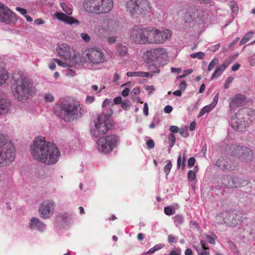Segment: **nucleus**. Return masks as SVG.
Masks as SVG:
<instances>
[{"instance_id":"nucleus-1","label":"nucleus","mask_w":255,"mask_h":255,"mask_svg":"<svg viewBox=\"0 0 255 255\" xmlns=\"http://www.w3.org/2000/svg\"><path fill=\"white\" fill-rule=\"evenodd\" d=\"M12 78L16 86L12 92L17 99L24 100L29 96L35 93L33 82L29 78L16 73L13 75Z\"/></svg>"},{"instance_id":"nucleus-2","label":"nucleus","mask_w":255,"mask_h":255,"mask_svg":"<svg viewBox=\"0 0 255 255\" xmlns=\"http://www.w3.org/2000/svg\"><path fill=\"white\" fill-rule=\"evenodd\" d=\"M82 109L80 103L75 101L61 102L59 110H55V114L65 122H70L82 116Z\"/></svg>"},{"instance_id":"nucleus-3","label":"nucleus","mask_w":255,"mask_h":255,"mask_svg":"<svg viewBox=\"0 0 255 255\" xmlns=\"http://www.w3.org/2000/svg\"><path fill=\"white\" fill-rule=\"evenodd\" d=\"M15 157V148L7 135L0 134V167H4Z\"/></svg>"},{"instance_id":"nucleus-4","label":"nucleus","mask_w":255,"mask_h":255,"mask_svg":"<svg viewBox=\"0 0 255 255\" xmlns=\"http://www.w3.org/2000/svg\"><path fill=\"white\" fill-rule=\"evenodd\" d=\"M112 114V110L107 114L102 113L99 115L97 121L94 124L91 129V133L92 136L99 137L106 134L109 129L112 127L110 117Z\"/></svg>"},{"instance_id":"nucleus-5","label":"nucleus","mask_w":255,"mask_h":255,"mask_svg":"<svg viewBox=\"0 0 255 255\" xmlns=\"http://www.w3.org/2000/svg\"><path fill=\"white\" fill-rule=\"evenodd\" d=\"M51 143L45 141V138L42 136L35 137L30 146V152L33 157L40 162Z\"/></svg>"},{"instance_id":"nucleus-6","label":"nucleus","mask_w":255,"mask_h":255,"mask_svg":"<svg viewBox=\"0 0 255 255\" xmlns=\"http://www.w3.org/2000/svg\"><path fill=\"white\" fill-rule=\"evenodd\" d=\"M119 141V137L116 135H106L100 137L96 142L98 151L108 153L114 149Z\"/></svg>"},{"instance_id":"nucleus-7","label":"nucleus","mask_w":255,"mask_h":255,"mask_svg":"<svg viewBox=\"0 0 255 255\" xmlns=\"http://www.w3.org/2000/svg\"><path fill=\"white\" fill-rule=\"evenodd\" d=\"M127 10L132 15H140L145 13L150 9L147 0H130L126 3Z\"/></svg>"},{"instance_id":"nucleus-8","label":"nucleus","mask_w":255,"mask_h":255,"mask_svg":"<svg viewBox=\"0 0 255 255\" xmlns=\"http://www.w3.org/2000/svg\"><path fill=\"white\" fill-rule=\"evenodd\" d=\"M149 27L135 26L130 30V38L137 43H149Z\"/></svg>"},{"instance_id":"nucleus-9","label":"nucleus","mask_w":255,"mask_h":255,"mask_svg":"<svg viewBox=\"0 0 255 255\" xmlns=\"http://www.w3.org/2000/svg\"><path fill=\"white\" fill-rule=\"evenodd\" d=\"M230 153L231 155L238 157L244 162L250 161L253 158V153L251 149L244 146L232 145Z\"/></svg>"},{"instance_id":"nucleus-10","label":"nucleus","mask_w":255,"mask_h":255,"mask_svg":"<svg viewBox=\"0 0 255 255\" xmlns=\"http://www.w3.org/2000/svg\"><path fill=\"white\" fill-rule=\"evenodd\" d=\"M60 156L61 153L58 148L55 144L52 143L40 162L47 165L54 164L58 161Z\"/></svg>"},{"instance_id":"nucleus-11","label":"nucleus","mask_w":255,"mask_h":255,"mask_svg":"<svg viewBox=\"0 0 255 255\" xmlns=\"http://www.w3.org/2000/svg\"><path fill=\"white\" fill-rule=\"evenodd\" d=\"M60 5L63 10L66 13V14L63 12H56L55 13V15L56 18L59 20L70 25H79V21L78 19L74 18L73 17L69 16L72 14L73 9L71 7H69L67 4L64 2L61 3Z\"/></svg>"},{"instance_id":"nucleus-12","label":"nucleus","mask_w":255,"mask_h":255,"mask_svg":"<svg viewBox=\"0 0 255 255\" xmlns=\"http://www.w3.org/2000/svg\"><path fill=\"white\" fill-rule=\"evenodd\" d=\"M149 43H163L171 36V31L168 29L160 31L156 28L149 27Z\"/></svg>"},{"instance_id":"nucleus-13","label":"nucleus","mask_w":255,"mask_h":255,"mask_svg":"<svg viewBox=\"0 0 255 255\" xmlns=\"http://www.w3.org/2000/svg\"><path fill=\"white\" fill-rule=\"evenodd\" d=\"M147 62H156L159 64L165 60L167 54L164 48H159L147 51L144 55Z\"/></svg>"},{"instance_id":"nucleus-14","label":"nucleus","mask_w":255,"mask_h":255,"mask_svg":"<svg viewBox=\"0 0 255 255\" xmlns=\"http://www.w3.org/2000/svg\"><path fill=\"white\" fill-rule=\"evenodd\" d=\"M0 21L6 24L13 25L17 21V17L15 13L7 7L0 3Z\"/></svg>"},{"instance_id":"nucleus-15","label":"nucleus","mask_w":255,"mask_h":255,"mask_svg":"<svg viewBox=\"0 0 255 255\" xmlns=\"http://www.w3.org/2000/svg\"><path fill=\"white\" fill-rule=\"evenodd\" d=\"M246 111L245 110H240L236 114L235 117L232 118L231 126L235 130L243 131L248 126V123L245 120V117L242 115L244 112H246Z\"/></svg>"},{"instance_id":"nucleus-16","label":"nucleus","mask_w":255,"mask_h":255,"mask_svg":"<svg viewBox=\"0 0 255 255\" xmlns=\"http://www.w3.org/2000/svg\"><path fill=\"white\" fill-rule=\"evenodd\" d=\"M54 209V202L52 200H45L39 205V216L44 219H48L53 214Z\"/></svg>"},{"instance_id":"nucleus-17","label":"nucleus","mask_w":255,"mask_h":255,"mask_svg":"<svg viewBox=\"0 0 255 255\" xmlns=\"http://www.w3.org/2000/svg\"><path fill=\"white\" fill-rule=\"evenodd\" d=\"M116 31V24L110 19H105L97 27V32L101 36L109 35Z\"/></svg>"},{"instance_id":"nucleus-18","label":"nucleus","mask_w":255,"mask_h":255,"mask_svg":"<svg viewBox=\"0 0 255 255\" xmlns=\"http://www.w3.org/2000/svg\"><path fill=\"white\" fill-rule=\"evenodd\" d=\"M58 55L64 60L72 61L75 60L76 55L74 50L70 47L67 44H62L59 45L56 48Z\"/></svg>"},{"instance_id":"nucleus-19","label":"nucleus","mask_w":255,"mask_h":255,"mask_svg":"<svg viewBox=\"0 0 255 255\" xmlns=\"http://www.w3.org/2000/svg\"><path fill=\"white\" fill-rule=\"evenodd\" d=\"M223 184L228 188H238L248 184V181L241 180L235 176H227L223 178Z\"/></svg>"},{"instance_id":"nucleus-20","label":"nucleus","mask_w":255,"mask_h":255,"mask_svg":"<svg viewBox=\"0 0 255 255\" xmlns=\"http://www.w3.org/2000/svg\"><path fill=\"white\" fill-rule=\"evenodd\" d=\"M88 60L93 64L103 63L105 60V56L102 51L98 48H91L87 53Z\"/></svg>"},{"instance_id":"nucleus-21","label":"nucleus","mask_w":255,"mask_h":255,"mask_svg":"<svg viewBox=\"0 0 255 255\" xmlns=\"http://www.w3.org/2000/svg\"><path fill=\"white\" fill-rule=\"evenodd\" d=\"M229 105L231 111L236 108L244 106L247 103L246 97L241 94H237L232 98L229 99Z\"/></svg>"},{"instance_id":"nucleus-22","label":"nucleus","mask_w":255,"mask_h":255,"mask_svg":"<svg viewBox=\"0 0 255 255\" xmlns=\"http://www.w3.org/2000/svg\"><path fill=\"white\" fill-rule=\"evenodd\" d=\"M84 7L86 11L94 13H99V0H85Z\"/></svg>"},{"instance_id":"nucleus-23","label":"nucleus","mask_w":255,"mask_h":255,"mask_svg":"<svg viewBox=\"0 0 255 255\" xmlns=\"http://www.w3.org/2000/svg\"><path fill=\"white\" fill-rule=\"evenodd\" d=\"M231 163V160L226 157H221L216 161V165L224 171H228L234 169V167L232 165Z\"/></svg>"},{"instance_id":"nucleus-24","label":"nucleus","mask_w":255,"mask_h":255,"mask_svg":"<svg viewBox=\"0 0 255 255\" xmlns=\"http://www.w3.org/2000/svg\"><path fill=\"white\" fill-rule=\"evenodd\" d=\"M29 227L31 230L39 232H43L46 229V225L36 217L30 219Z\"/></svg>"},{"instance_id":"nucleus-25","label":"nucleus","mask_w":255,"mask_h":255,"mask_svg":"<svg viewBox=\"0 0 255 255\" xmlns=\"http://www.w3.org/2000/svg\"><path fill=\"white\" fill-rule=\"evenodd\" d=\"M99 13H107L113 7V0H99Z\"/></svg>"},{"instance_id":"nucleus-26","label":"nucleus","mask_w":255,"mask_h":255,"mask_svg":"<svg viewBox=\"0 0 255 255\" xmlns=\"http://www.w3.org/2000/svg\"><path fill=\"white\" fill-rule=\"evenodd\" d=\"M224 221L228 226L235 227L240 222V218L235 214L231 213L224 218Z\"/></svg>"},{"instance_id":"nucleus-27","label":"nucleus","mask_w":255,"mask_h":255,"mask_svg":"<svg viewBox=\"0 0 255 255\" xmlns=\"http://www.w3.org/2000/svg\"><path fill=\"white\" fill-rule=\"evenodd\" d=\"M195 11L194 7H190L184 10L182 17L186 22H191L193 20V16Z\"/></svg>"},{"instance_id":"nucleus-28","label":"nucleus","mask_w":255,"mask_h":255,"mask_svg":"<svg viewBox=\"0 0 255 255\" xmlns=\"http://www.w3.org/2000/svg\"><path fill=\"white\" fill-rule=\"evenodd\" d=\"M10 106V103L7 99L0 98V115L7 114L9 110Z\"/></svg>"},{"instance_id":"nucleus-29","label":"nucleus","mask_w":255,"mask_h":255,"mask_svg":"<svg viewBox=\"0 0 255 255\" xmlns=\"http://www.w3.org/2000/svg\"><path fill=\"white\" fill-rule=\"evenodd\" d=\"M128 77H149V73L146 72L137 71V72H128L126 74Z\"/></svg>"},{"instance_id":"nucleus-30","label":"nucleus","mask_w":255,"mask_h":255,"mask_svg":"<svg viewBox=\"0 0 255 255\" xmlns=\"http://www.w3.org/2000/svg\"><path fill=\"white\" fill-rule=\"evenodd\" d=\"M53 60L57 63L59 66L63 67H73L75 66L76 63V60H73V59L72 60V61L69 60V63H64L57 58H54Z\"/></svg>"},{"instance_id":"nucleus-31","label":"nucleus","mask_w":255,"mask_h":255,"mask_svg":"<svg viewBox=\"0 0 255 255\" xmlns=\"http://www.w3.org/2000/svg\"><path fill=\"white\" fill-rule=\"evenodd\" d=\"M226 68H227L223 64L220 65L214 72V73L211 78V80H213L214 79L217 78L220 76Z\"/></svg>"},{"instance_id":"nucleus-32","label":"nucleus","mask_w":255,"mask_h":255,"mask_svg":"<svg viewBox=\"0 0 255 255\" xmlns=\"http://www.w3.org/2000/svg\"><path fill=\"white\" fill-rule=\"evenodd\" d=\"M185 160H186V151L184 152L183 156H182L181 154H179L177 162V166L178 168H179L180 167L182 166V169H183L185 166Z\"/></svg>"},{"instance_id":"nucleus-33","label":"nucleus","mask_w":255,"mask_h":255,"mask_svg":"<svg viewBox=\"0 0 255 255\" xmlns=\"http://www.w3.org/2000/svg\"><path fill=\"white\" fill-rule=\"evenodd\" d=\"M7 73L3 68H0V85L4 83L8 79Z\"/></svg>"},{"instance_id":"nucleus-34","label":"nucleus","mask_w":255,"mask_h":255,"mask_svg":"<svg viewBox=\"0 0 255 255\" xmlns=\"http://www.w3.org/2000/svg\"><path fill=\"white\" fill-rule=\"evenodd\" d=\"M148 69L150 71L149 77H152L154 74H159L160 72V69L153 64H149L148 66Z\"/></svg>"},{"instance_id":"nucleus-35","label":"nucleus","mask_w":255,"mask_h":255,"mask_svg":"<svg viewBox=\"0 0 255 255\" xmlns=\"http://www.w3.org/2000/svg\"><path fill=\"white\" fill-rule=\"evenodd\" d=\"M215 107H213L211 104L207 105L204 107L200 111V113L198 114V117H201L203 116L206 113H209L212 110H213Z\"/></svg>"},{"instance_id":"nucleus-36","label":"nucleus","mask_w":255,"mask_h":255,"mask_svg":"<svg viewBox=\"0 0 255 255\" xmlns=\"http://www.w3.org/2000/svg\"><path fill=\"white\" fill-rule=\"evenodd\" d=\"M128 49L126 46L120 44L118 46V52L119 55L125 56L128 54Z\"/></svg>"},{"instance_id":"nucleus-37","label":"nucleus","mask_w":255,"mask_h":255,"mask_svg":"<svg viewBox=\"0 0 255 255\" xmlns=\"http://www.w3.org/2000/svg\"><path fill=\"white\" fill-rule=\"evenodd\" d=\"M254 33V32L253 31H250L246 34L244 37L241 40L240 45H242L248 42L253 36Z\"/></svg>"},{"instance_id":"nucleus-38","label":"nucleus","mask_w":255,"mask_h":255,"mask_svg":"<svg viewBox=\"0 0 255 255\" xmlns=\"http://www.w3.org/2000/svg\"><path fill=\"white\" fill-rule=\"evenodd\" d=\"M173 219L176 226L182 224L184 221L183 217L181 215H176L173 217Z\"/></svg>"},{"instance_id":"nucleus-39","label":"nucleus","mask_w":255,"mask_h":255,"mask_svg":"<svg viewBox=\"0 0 255 255\" xmlns=\"http://www.w3.org/2000/svg\"><path fill=\"white\" fill-rule=\"evenodd\" d=\"M219 63V60L217 58H214L212 59V60L210 62L208 67V71H210L212 70Z\"/></svg>"},{"instance_id":"nucleus-40","label":"nucleus","mask_w":255,"mask_h":255,"mask_svg":"<svg viewBox=\"0 0 255 255\" xmlns=\"http://www.w3.org/2000/svg\"><path fill=\"white\" fill-rule=\"evenodd\" d=\"M204 56H205V54H204V53H203L202 52H198L197 53H194L190 54V57H191L192 58H197L199 59H203Z\"/></svg>"},{"instance_id":"nucleus-41","label":"nucleus","mask_w":255,"mask_h":255,"mask_svg":"<svg viewBox=\"0 0 255 255\" xmlns=\"http://www.w3.org/2000/svg\"><path fill=\"white\" fill-rule=\"evenodd\" d=\"M187 176L189 181H193L196 178V171L192 170H189Z\"/></svg>"},{"instance_id":"nucleus-42","label":"nucleus","mask_w":255,"mask_h":255,"mask_svg":"<svg viewBox=\"0 0 255 255\" xmlns=\"http://www.w3.org/2000/svg\"><path fill=\"white\" fill-rule=\"evenodd\" d=\"M167 162V164L164 167V171L166 175V177L169 173L172 167V164L171 161L170 160H168Z\"/></svg>"},{"instance_id":"nucleus-43","label":"nucleus","mask_w":255,"mask_h":255,"mask_svg":"<svg viewBox=\"0 0 255 255\" xmlns=\"http://www.w3.org/2000/svg\"><path fill=\"white\" fill-rule=\"evenodd\" d=\"M241 110H246V112H244L242 113V115L244 116H247L250 117V116H252L255 115V111H254V110H252L251 109H242Z\"/></svg>"},{"instance_id":"nucleus-44","label":"nucleus","mask_w":255,"mask_h":255,"mask_svg":"<svg viewBox=\"0 0 255 255\" xmlns=\"http://www.w3.org/2000/svg\"><path fill=\"white\" fill-rule=\"evenodd\" d=\"M229 5L232 11L236 13L238 11V7L237 3L235 1H230L229 3Z\"/></svg>"},{"instance_id":"nucleus-45","label":"nucleus","mask_w":255,"mask_h":255,"mask_svg":"<svg viewBox=\"0 0 255 255\" xmlns=\"http://www.w3.org/2000/svg\"><path fill=\"white\" fill-rule=\"evenodd\" d=\"M216 238V236L215 234H214L212 236H210L209 235H206L205 236L206 240L211 244H214L215 243Z\"/></svg>"},{"instance_id":"nucleus-46","label":"nucleus","mask_w":255,"mask_h":255,"mask_svg":"<svg viewBox=\"0 0 255 255\" xmlns=\"http://www.w3.org/2000/svg\"><path fill=\"white\" fill-rule=\"evenodd\" d=\"M168 139L170 141V146L172 147L176 141L175 136L173 133H170L169 134Z\"/></svg>"},{"instance_id":"nucleus-47","label":"nucleus","mask_w":255,"mask_h":255,"mask_svg":"<svg viewBox=\"0 0 255 255\" xmlns=\"http://www.w3.org/2000/svg\"><path fill=\"white\" fill-rule=\"evenodd\" d=\"M130 102L128 100H125L122 102L121 106L125 110H128L130 106Z\"/></svg>"},{"instance_id":"nucleus-48","label":"nucleus","mask_w":255,"mask_h":255,"mask_svg":"<svg viewBox=\"0 0 255 255\" xmlns=\"http://www.w3.org/2000/svg\"><path fill=\"white\" fill-rule=\"evenodd\" d=\"M164 211L165 214L168 216L173 215L175 213V212L169 206L165 207L164 209Z\"/></svg>"},{"instance_id":"nucleus-49","label":"nucleus","mask_w":255,"mask_h":255,"mask_svg":"<svg viewBox=\"0 0 255 255\" xmlns=\"http://www.w3.org/2000/svg\"><path fill=\"white\" fill-rule=\"evenodd\" d=\"M140 91L138 87H135L133 88L131 92V95L132 98H135L137 95L139 94Z\"/></svg>"},{"instance_id":"nucleus-50","label":"nucleus","mask_w":255,"mask_h":255,"mask_svg":"<svg viewBox=\"0 0 255 255\" xmlns=\"http://www.w3.org/2000/svg\"><path fill=\"white\" fill-rule=\"evenodd\" d=\"M58 217L62 221L65 222L67 221L68 218L69 217V215L67 213H64L60 214Z\"/></svg>"},{"instance_id":"nucleus-51","label":"nucleus","mask_w":255,"mask_h":255,"mask_svg":"<svg viewBox=\"0 0 255 255\" xmlns=\"http://www.w3.org/2000/svg\"><path fill=\"white\" fill-rule=\"evenodd\" d=\"M180 134L183 137L186 138L188 136L189 133L187 129H185L183 128H180L179 130Z\"/></svg>"},{"instance_id":"nucleus-52","label":"nucleus","mask_w":255,"mask_h":255,"mask_svg":"<svg viewBox=\"0 0 255 255\" xmlns=\"http://www.w3.org/2000/svg\"><path fill=\"white\" fill-rule=\"evenodd\" d=\"M178 238L174 237L172 235H169L168 236V241L169 243H177Z\"/></svg>"},{"instance_id":"nucleus-53","label":"nucleus","mask_w":255,"mask_h":255,"mask_svg":"<svg viewBox=\"0 0 255 255\" xmlns=\"http://www.w3.org/2000/svg\"><path fill=\"white\" fill-rule=\"evenodd\" d=\"M233 81V78L232 77H228L225 83L224 84V88L225 89H228L229 87V85L230 83H231Z\"/></svg>"},{"instance_id":"nucleus-54","label":"nucleus","mask_w":255,"mask_h":255,"mask_svg":"<svg viewBox=\"0 0 255 255\" xmlns=\"http://www.w3.org/2000/svg\"><path fill=\"white\" fill-rule=\"evenodd\" d=\"M46 101L48 102H52L54 100V97L50 94H46L44 96Z\"/></svg>"},{"instance_id":"nucleus-55","label":"nucleus","mask_w":255,"mask_h":255,"mask_svg":"<svg viewBox=\"0 0 255 255\" xmlns=\"http://www.w3.org/2000/svg\"><path fill=\"white\" fill-rule=\"evenodd\" d=\"M15 10L17 11H18L21 14L24 16L25 15V14H26L27 13V10L26 9L20 7H16L15 8Z\"/></svg>"},{"instance_id":"nucleus-56","label":"nucleus","mask_w":255,"mask_h":255,"mask_svg":"<svg viewBox=\"0 0 255 255\" xmlns=\"http://www.w3.org/2000/svg\"><path fill=\"white\" fill-rule=\"evenodd\" d=\"M187 83L184 81H181L179 85V89L181 91H184L187 87Z\"/></svg>"},{"instance_id":"nucleus-57","label":"nucleus","mask_w":255,"mask_h":255,"mask_svg":"<svg viewBox=\"0 0 255 255\" xmlns=\"http://www.w3.org/2000/svg\"><path fill=\"white\" fill-rule=\"evenodd\" d=\"M234 60V58L232 57H229V58L227 59L223 64L226 68L228 67V66L230 65V63H231Z\"/></svg>"},{"instance_id":"nucleus-58","label":"nucleus","mask_w":255,"mask_h":255,"mask_svg":"<svg viewBox=\"0 0 255 255\" xmlns=\"http://www.w3.org/2000/svg\"><path fill=\"white\" fill-rule=\"evenodd\" d=\"M195 162V158L194 157L189 158L188 161V166L190 168L192 167Z\"/></svg>"},{"instance_id":"nucleus-59","label":"nucleus","mask_w":255,"mask_h":255,"mask_svg":"<svg viewBox=\"0 0 255 255\" xmlns=\"http://www.w3.org/2000/svg\"><path fill=\"white\" fill-rule=\"evenodd\" d=\"M145 89L146 90L149 91V92H148L149 95L152 94L153 92L155 90L154 87L153 85H151V86L146 85L145 87Z\"/></svg>"},{"instance_id":"nucleus-60","label":"nucleus","mask_w":255,"mask_h":255,"mask_svg":"<svg viewBox=\"0 0 255 255\" xmlns=\"http://www.w3.org/2000/svg\"><path fill=\"white\" fill-rule=\"evenodd\" d=\"M81 36L85 42H89L90 40L89 35L87 33H82L81 34Z\"/></svg>"},{"instance_id":"nucleus-61","label":"nucleus","mask_w":255,"mask_h":255,"mask_svg":"<svg viewBox=\"0 0 255 255\" xmlns=\"http://www.w3.org/2000/svg\"><path fill=\"white\" fill-rule=\"evenodd\" d=\"M219 97V93H218L216 94V95L214 97V98L213 99V101L212 103L211 104L214 107L216 106V105H217V104L218 103Z\"/></svg>"},{"instance_id":"nucleus-62","label":"nucleus","mask_w":255,"mask_h":255,"mask_svg":"<svg viewBox=\"0 0 255 255\" xmlns=\"http://www.w3.org/2000/svg\"><path fill=\"white\" fill-rule=\"evenodd\" d=\"M146 145L148 148L152 149L154 147V142L152 139H149L147 141Z\"/></svg>"},{"instance_id":"nucleus-63","label":"nucleus","mask_w":255,"mask_h":255,"mask_svg":"<svg viewBox=\"0 0 255 255\" xmlns=\"http://www.w3.org/2000/svg\"><path fill=\"white\" fill-rule=\"evenodd\" d=\"M180 128L178 127L175 126H171L169 128V130L173 133H177L179 132Z\"/></svg>"},{"instance_id":"nucleus-64","label":"nucleus","mask_w":255,"mask_h":255,"mask_svg":"<svg viewBox=\"0 0 255 255\" xmlns=\"http://www.w3.org/2000/svg\"><path fill=\"white\" fill-rule=\"evenodd\" d=\"M170 255H181V250L176 248L171 251Z\"/></svg>"}]
</instances>
